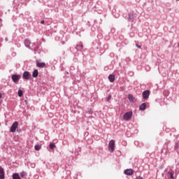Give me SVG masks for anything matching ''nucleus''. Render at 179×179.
Instances as JSON below:
<instances>
[{
  "label": "nucleus",
  "instance_id": "nucleus-11",
  "mask_svg": "<svg viewBox=\"0 0 179 179\" xmlns=\"http://www.w3.org/2000/svg\"><path fill=\"white\" fill-rule=\"evenodd\" d=\"M30 44H31V42L29 39H25L24 40V45L27 48H30Z\"/></svg>",
  "mask_w": 179,
  "mask_h": 179
},
{
  "label": "nucleus",
  "instance_id": "nucleus-6",
  "mask_svg": "<svg viewBox=\"0 0 179 179\" xmlns=\"http://www.w3.org/2000/svg\"><path fill=\"white\" fill-rule=\"evenodd\" d=\"M149 96H150V92H149V90H145L143 92V99H144V100H148Z\"/></svg>",
  "mask_w": 179,
  "mask_h": 179
},
{
  "label": "nucleus",
  "instance_id": "nucleus-18",
  "mask_svg": "<svg viewBox=\"0 0 179 179\" xmlns=\"http://www.w3.org/2000/svg\"><path fill=\"white\" fill-rule=\"evenodd\" d=\"M18 96L19 97H22V96H23V90H18Z\"/></svg>",
  "mask_w": 179,
  "mask_h": 179
},
{
  "label": "nucleus",
  "instance_id": "nucleus-19",
  "mask_svg": "<svg viewBox=\"0 0 179 179\" xmlns=\"http://www.w3.org/2000/svg\"><path fill=\"white\" fill-rule=\"evenodd\" d=\"M49 146L51 149H54L55 148V144L53 143H50Z\"/></svg>",
  "mask_w": 179,
  "mask_h": 179
},
{
  "label": "nucleus",
  "instance_id": "nucleus-23",
  "mask_svg": "<svg viewBox=\"0 0 179 179\" xmlns=\"http://www.w3.org/2000/svg\"><path fill=\"white\" fill-rule=\"evenodd\" d=\"M44 23H45V21H44V20H41V24H44Z\"/></svg>",
  "mask_w": 179,
  "mask_h": 179
},
{
  "label": "nucleus",
  "instance_id": "nucleus-21",
  "mask_svg": "<svg viewBox=\"0 0 179 179\" xmlns=\"http://www.w3.org/2000/svg\"><path fill=\"white\" fill-rule=\"evenodd\" d=\"M76 48L77 50H82V48H83V45H78Z\"/></svg>",
  "mask_w": 179,
  "mask_h": 179
},
{
  "label": "nucleus",
  "instance_id": "nucleus-5",
  "mask_svg": "<svg viewBox=\"0 0 179 179\" xmlns=\"http://www.w3.org/2000/svg\"><path fill=\"white\" fill-rule=\"evenodd\" d=\"M23 79H26L27 80H29L30 78H31V75H30V73L29 71H24L22 74Z\"/></svg>",
  "mask_w": 179,
  "mask_h": 179
},
{
  "label": "nucleus",
  "instance_id": "nucleus-25",
  "mask_svg": "<svg viewBox=\"0 0 179 179\" xmlns=\"http://www.w3.org/2000/svg\"><path fill=\"white\" fill-rule=\"evenodd\" d=\"M2 98V94L0 93V99Z\"/></svg>",
  "mask_w": 179,
  "mask_h": 179
},
{
  "label": "nucleus",
  "instance_id": "nucleus-2",
  "mask_svg": "<svg viewBox=\"0 0 179 179\" xmlns=\"http://www.w3.org/2000/svg\"><path fill=\"white\" fill-rule=\"evenodd\" d=\"M132 111H129L126 113L124 116H123V119L124 121H129V120H131V118H132Z\"/></svg>",
  "mask_w": 179,
  "mask_h": 179
},
{
  "label": "nucleus",
  "instance_id": "nucleus-1",
  "mask_svg": "<svg viewBox=\"0 0 179 179\" xmlns=\"http://www.w3.org/2000/svg\"><path fill=\"white\" fill-rule=\"evenodd\" d=\"M115 149V141L114 140H111L109 142L108 144V150L109 152H114V150Z\"/></svg>",
  "mask_w": 179,
  "mask_h": 179
},
{
  "label": "nucleus",
  "instance_id": "nucleus-16",
  "mask_svg": "<svg viewBox=\"0 0 179 179\" xmlns=\"http://www.w3.org/2000/svg\"><path fill=\"white\" fill-rule=\"evenodd\" d=\"M34 149H35V150L38 151V150H40V149H41V145H36L34 146Z\"/></svg>",
  "mask_w": 179,
  "mask_h": 179
},
{
  "label": "nucleus",
  "instance_id": "nucleus-24",
  "mask_svg": "<svg viewBox=\"0 0 179 179\" xmlns=\"http://www.w3.org/2000/svg\"><path fill=\"white\" fill-rule=\"evenodd\" d=\"M136 48H141V45H136Z\"/></svg>",
  "mask_w": 179,
  "mask_h": 179
},
{
  "label": "nucleus",
  "instance_id": "nucleus-8",
  "mask_svg": "<svg viewBox=\"0 0 179 179\" xmlns=\"http://www.w3.org/2000/svg\"><path fill=\"white\" fill-rule=\"evenodd\" d=\"M124 174H126V176H132V174H134V170L126 169L124 170Z\"/></svg>",
  "mask_w": 179,
  "mask_h": 179
},
{
  "label": "nucleus",
  "instance_id": "nucleus-10",
  "mask_svg": "<svg viewBox=\"0 0 179 179\" xmlns=\"http://www.w3.org/2000/svg\"><path fill=\"white\" fill-rule=\"evenodd\" d=\"M139 110L141 111H145L146 110V103H143L139 106Z\"/></svg>",
  "mask_w": 179,
  "mask_h": 179
},
{
  "label": "nucleus",
  "instance_id": "nucleus-13",
  "mask_svg": "<svg viewBox=\"0 0 179 179\" xmlns=\"http://www.w3.org/2000/svg\"><path fill=\"white\" fill-rule=\"evenodd\" d=\"M33 78H37L38 76V70L35 69L32 73Z\"/></svg>",
  "mask_w": 179,
  "mask_h": 179
},
{
  "label": "nucleus",
  "instance_id": "nucleus-3",
  "mask_svg": "<svg viewBox=\"0 0 179 179\" xmlns=\"http://www.w3.org/2000/svg\"><path fill=\"white\" fill-rule=\"evenodd\" d=\"M19 125V122H15L13 123L10 129V132H12V134H14V132H16V129H17V127Z\"/></svg>",
  "mask_w": 179,
  "mask_h": 179
},
{
  "label": "nucleus",
  "instance_id": "nucleus-20",
  "mask_svg": "<svg viewBox=\"0 0 179 179\" xmlns=\"http://www.w3.org/2000/svg\"><path fill=\"white\" fill-rule=\"evenodd\" d=\"M168 174L170 175L171 179H174V173L171 172H168Z\"/></svg>",
  "mask_w": 179,
  "mask_h": 179
},
{
  "label": "nucleus",
  "instance_id": "nucleus-27",
  "mask_svg": "<svg viewBox=\"0 0 179 179\" xmlns=\"http://www.w3.org/2000/svg\"><path fill=\"white\" fill-rule=\"evenodd\" d=\"M176 1H179V0H176Z\"/></svg>",
  "mask_w": 179,
  "mask_h": 179
},
{
  "label": "nucleus",
  "instance_id": "nucleus-15",
  "mask_svg": "<svg viewBox=\"0 0 179 179\" xmlns=\"http://www.w3.org/2000/svg\"><path fill=\"white\" fill-rule=\"evenodd\" d=\"M128 99H129V101H131V103H134V100L135 98H134V96L132 94H129Z\"/></svg>",
  "mask_w": 179,
  "mask_h": 179
},
{
  "label": "nucleus",
  "instance_id": "nucleus-22",
  "mask_svg": "<svg viewBox=\"0 0 179 179\" xmlns=\"http://www.w3.org/2000/svg\"><path fill=\"white\" fill-rule=\"evenodd\" d=\"M111 100V95H108L107 97V101H110Z\"/></svg>",
  "mask_w": 179,
  "mask_h": 179
},
{
  "label": "nucleus",
  "instance_id": "nucleus-4",
  "mask_svg": "<svg viewBox=\"0 0 179 179\" xmlns=\"http://www.w3.org/2000/svg\"><path fill=\"white\" fill-rule=\"evenodd\" d=\"M11 79L14 83H18L19 80H20V75L13 74L11 76Z\"/></svg>",
  "mask_w": 179,
  "mask_h": 179
},
{
  "label": "nucleus",
  "instance_id": "nucleus-7",
  "mask_svg": "<svg viewBox=\"0 0 179 179\" xmlns=\"http://www.w3.org/2000/svg\"><path fill=\"white\" fill-rule=\"evenodd\" d=\"M5 178V172L3 171V168L2 166H0V179H4Z\"/></svg>",
  "mask_w": 179,
  "mask_h": 179
},
{
  "label": "nucleus",
  "instance_id": "nucleus-26",
  "mask_svg": "<svg viewBox=\"0 0 179 179\" xmlns=\"http://www.w3.org/2000/svg\"><path fill=\"white\" fill-rule=\"evenodd\" d=\"M6 41H8V38H6Z\"/></svg>",
  "mask_w": 179,
  "mask_h": 179
},
{
  "label": "nucleus",
  "instance_id": "nucleus-14",
  "mask_svg": "<svg viewBox=\"0 0 179 179\" xmlns=\"http://www.w3.org/2000/svg\"><path fill=\"white\" fill-rule=\"evenodd\" d=\"M129 22H134V14L128 15Z\"/></svg>",
  "mask_w": 179,
  "mask_h": 179
},
{
  "label": "nucleus",
  "instance_id": "nucleus-17",
  "mask_svg": "<svg viewBox=\"0 0 179 179\" xmlns=\"http://www.w3.org/2000/svg\"><path fill=\"white\" fill-rule=\"evenodd\" d=\"M26 176H27V173L22 171L20 173V176L23 178L26 177Z\"/></svg>",
  "mask_w": 179,
  "mask_h": 179
},
{
  "label": "nucleus",
  "instance_id": "nucleus-9",
  "mask_svg": "<svg viewBox=\"0 0 179 179\" xmlns=\"http://www.w3.org/2000/svg\"><path fill=\"white\" fill-rule=\"evenodd\" d=\"M36 66L38 68H45V62H36Z\"/></svg>",
  "mask_w": 179,
  "mask_h": 179
},
{
  "label": "nucleus",
  "instance_id": "nucleus-12",
  "mask_svg": "<svg viewBox=\"0 0 179 179\" xmlns=\"http://www.w3.org/2000/svg\"><path fill=\"white\" fill-rule=\"evenodd\" d=\"M108 80L111 83H113V82H114V80H115V76L112 75V74L109 75Z\"/></svg>",
  "mask_w": 179,
  "mask_h": 179
}]
</instances>
